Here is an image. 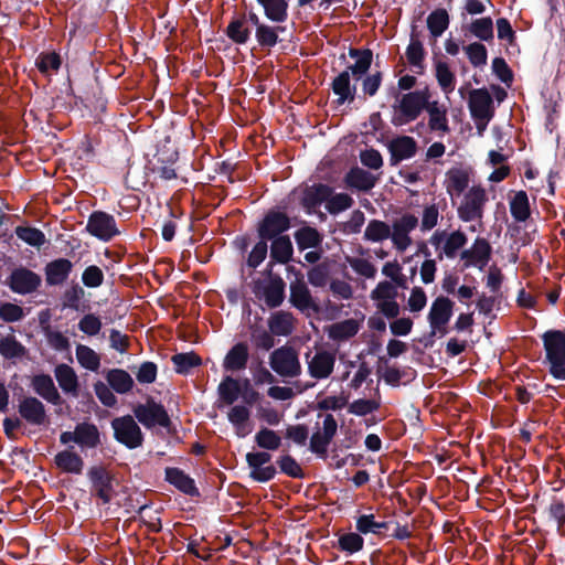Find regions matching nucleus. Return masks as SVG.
Instances as JSON below:
<instances>
[{
    "instance_id": "obj_1",
    "label": "nucleus",
    "mask_w": 565,
    "mask_h": 565,
    "mask_svg": "<svg viewBox=\"0 0 565 565\" xmlns=\"http://www.w3.org/2000/svg\"><path fill=\"white\" fill-rule=\"evenodd\" d=\"M349 56L355 58V63L339 73L331 83V89L338 96L335 100L338 105L355 100L356 86L351 84L350 74L356 81L362 78L367 74L373 62V52L370 49L350 47Z\"/></svg>"
},
{
    "instance_id": "obj_2",
    "label": "nucleus",
    "mask_w": 565,
    "mask_h": 565,
    "mask_svg": "<svg viewBox=\"0 0 565 565\" xmlns=\"http://www.w3.org/2000/svg\"><path fill=\"white\" fill-rule=\"evenodd\" d=\"M430 98L431 93L428 86L404 94L397 93L392 105V124L399 127L415 121L428 107V99Z\"/></svg>"
},
{
    "instance_id": "obj_3",
    "label": "nucleus",
    "mask_w": 565,
    "mask_h": 565,
    "mask_svg": "<svg viewBox=\"0 0 565 565\" xmlns=\"http://www.w3.org/2000/svg\"><path fill=\"white\" fill-rule=\"evenodd\" d=\"M87 478L90 482V494L103 504L110 503L116 495L115 475L105 466L95 465L87 470Z\"/></svg>"
},
{
    "instance_id": "obj_4",
    "label": "nucleus",
    "mask_w": 565,
    "mask_h": 565,
    "mask_svg": "<svg viewBox=\"0 0 565 565\" xmlns=\"http://www.w3.org/2000/svg\"><path fill=\"white\" fill-rule=\"evenodd\" d=\"M114 430V439L128 449H137L142 446L145 435L138 422L131 415L115 417L110 422Z\"/></svg>"
},
{
    "instance_id": "obj_5",
    "label": "nucleus",
    "mask_w": 565,
    "mask_h": 565,
    "mask_svg": "<svg viewBox=\"0 0 565 565\" xmlns=\"http://www.w3.org/2000/svg\"><path fill=\"white\" fill-rule=\"evenodd\" d=\"M135 418L147 429L160 426L170 429L172 422L161 403H157L151 396H148L145 404H137L132 408Z\"/></svg>"
},
{
    "instance_id": "obj_6",
    "label": "nucleus",
    "mask_w": 565,
    "mask_h": 565,
    "mask_svg": "<svg viewBox=\"0 0 565 565\" xmlns=\"http://www.w3.org/2000/svg\"><path fill=\"white\" fill-rule=\"evenodd\" d=\"M468 108L471 117L477 121L479 131L483 130L494 116L493 99L486 87L470 90Z\"/></svg>"
},
{
    "instance_id": "obj_7",
    "label": "nucleus",
    "mask_w": 565,
    "mask_h": 565,
    "mask_svg": "<svg viewBox=\"0 0 565 565\" xmlns=\"http://www.w3.org/2000/svg\"><path fill=\"white\" fill-rule=\"evenodd\" d=\"M271 370L282 377H297L301 374V364L297 351L290 345L275 349L269 355Z\"/></svg>"
},
{
    "instance_id": "obj_8",
    "label": "nucleus",
    "mask_w": 565,
    "mask_h": 565,
    "mask_svg": "<svg viewBox=\"0 0 565 565\" xmlns=\"http://www.w3.org/2000/svg\"><path fill=\"white\" fill-rule=\"evenodd\" d=\"M60 443L68 445L75 443L82 450L95 449L102 445V437L98 427L90 422L78 423L73 431H63L60 435Z\"/></svg>"
},
{
    "instance_id": "obj_9",
    "label": "nucleus",
    "mask_w": 565,
    "mask_h": 565,
    "mask_svg": "<svg viewBox=\"0 0 565 565\" xmlns=\"http://www.w3.org/2000/svg\"><path fill=\"white\" fill-rule=\"evenodd\" d=\"M291 226L290 217L286 212L270 209L266 212L264 217L257 223L258 238L269 242V239L285 236Z\"/></svg>"
},
{
    "instance_id": "obj_10",
    "label": "nucleus",
    "mask_w": 565,
    "mask_h": 565,
    "mask_svg": "<svg viewBox=\"0 0 565 565\" xmlns=\"http://www.w3.org/2000/svg\"><path fill=\"white\" fill-rule=\"evenodd\" d=\"M487 201L488 198L484 189L472 186L457 209L459 220L462 222L481 221Z\"/></svg>"
},
{
    "instance_id": "obj_11",
    "label": "nucleus",
    "mask_w": 565,
    "mask_h": 565,
    "mask_svg": "<svg viewBox=\"0 0 565 565\" xmlns=\"http://www.w3.org/2000/svg\"><path fill=\"white\" fill-rule=\"evenodd\" d=\"M541 338L545 350V363L548 364L551 374L565 363V330H547Z\"/></svg>"
},
{
    "instance_id": "obj_12",
    "label": "nucleus",
    "mask_w": 565,
    "mask_h": 565,
    "mask_svg": "<svg viewBox=\"0 0 565 565\" xmlns=\"http://www.w3.org/2000/svg\"><path fill=\"white\" fill-rule=\"evenodd\" d=\"M455 302L448 297L438 296L431 303L427 320L433 335L440 334L444 337L448 333L447 324L454 315Z\"/></svg>"
},
{
    "instance_id": "obj_13",
    "label": "nucleus",
    "mask_w": 565,
    "mask_h": 565,
    "mask_svg": "<svg viewBox=\"0 0 565 565\" xmlns=\"http://www.w3.org/2000/svg\"><path fill=\"white\" fill-rule=\"evenodd\" d=\"M86 231L102 242H109L120 233L117 228L115 217L104 211H94L90 213L87 220Z\"/></svg>"
},
{
    "instance_id": "obj_14",
    "label": "nucleus",
    "mask_w": 565,
    "mask_h": 565,
    "mask_svg": "<svg viewBox=\"0 0 565 565\" xmlns=\"http://www.w3.org/2000/svg\"><path fill=\"white\" fill-rule=\"evenodd\" d=\"M41 276L23 266L14 268L6 281L11 291L19 295L33 294L41 287Z\"/></svg>"
},
{
    "instance_id": "obj_15",
    "label": "nucleus",
    "mask_w": 565,
    "mask_h": 565,
    "mask_svg": "<svg viewBox=\"0 0 565 565\" xmlns=\"http://www.w3.org/2000/svg\"><path fill=\"white\" fill-rule=\"evenodd\" d=\"M298 275L299 277L291 281L289 286V302L300 312L312 311L319 313L321 311L320 306L315 301L301 273L298 271Z\"/></svg>"
},
{
    "instance_id": "obj_16",
    "label": "nucleus",
    "mask_w": 565,
    "mask_h": 565,
    "mask_svg": "<svg viewBox=\"0 0 565 565\" xmlns=\"http://www.w3.org/2000/svg\"><path fill=\"white\" fill-rule=\"evenodd\" d=\"M286 284L280 276L271 277L267 284L257 279L254 281L253 292L257 298H264L269 308L279 307L285 299Z\"/></svg>"
},
{
    "instance_id": "obj_17",
    "label": "nucleus",
    "mask_w": 565,
    "mask_h": 565,
    "mask_svg": "<svg viewBox=\"0 0 565 565\" xmlns=\"http://www.w3.org/2000/svg\"><path fill=\"white\" fill-rule=\"evenodd\" d=\"M418 225V218L411 213L404 214L392 224L390 238L399 252H405L412 244L409 233Z\"/></svg>"
},
{
    "instance_id": "obj_18",
    "label": "nucleus",
    "mask_w": 565,
    "mask_h": 565,
    "mask_svg": "<svg viewBox=\"0 0 565 565\" xmlns=\"http://www.w3.org/2000/svg\"><path fill=\"white\" fill-rule=\"evenodd\" d=\"M306 360L308 363V373L312 379H328L333 372L335 355L329 351H318L313 356H311V352H307Z\"/></svg>"
},
{
    "instance_id": "obj_19",
    "label": "nucleus",
    "mask_w": 565,
    "mask_h": 565,
    "mask_svg": "<svg viewBox=\"0 0 565 565\" xmlns=\"http://www.w3.org/2000/svg\"><path fill=\"white\" fill-rule=\"evenodd\" d=\"M426 54V50L420 40V32L417 31L416 25H412L409 43L406 47L405 56L412 71L417 75H423L425 73Z\"/></svg>"
},
{
    "instance_id": "obj_20",
    "label": "nucleus",
    "mask_w": 565,
    "mask_h": 565,
    "mask_svg": "<svg viewBox=\"0 0 565 565\" xmlns=\"http://www.w3.org/2000/svg\"><path fill=\"white\" fill-rule=\"evenodd\" d=\"M18 412L22 419L33 426L49 424V417L44 404L34 396L23 397L18 405Z\"/></svg>"
},
{
    "instance_id": "obj_21",
    "label": "nucleus",
    "mask_w": 565,
    "mask_h": 565,
    "mask_svg": "<svg viewBox=\"0 0 565 565\" xmlns=\"http://www.w3.org/2000/svg\"><path fill=\"white\" fill-rule=\"evenodd\" d=\"M492 247L483 237H477L471 248L461 253V259H465V267L477 266L480 270L487 266L491 258Z\"/></svg>"
},
{
    "instance_id": "obj_22",
    "label": "nucleus",
    "mask_w": 565,
    "mask_h": 565,
    "mask_svg": "<svg viewBox=\"0 0 565 565\" xmlns=\"http://www.w3.org/2000/svg\"><path fill=\"white\" fill-rule=\"evenodd\" d=\"M390 164L395 167L403 160L413 158L417 152V142L413 137L398 136L393 138L388 146Z\"/></svg>"
},
{
    "instance_id": "obj_23",
    "label": "nucleus",
    "mask_w": 565,
    "mask_h": 565,
    "mask_svg": "<svg viewBox=\"0 0 565 565\" xmlns=\"http://www.w3.org/2000/svg\"><path fill=\"white\" fill-rule=\"evenodd\" d=\"M178 160V152L173 151L167 154L164 151H158L153 160L149 162L147 169L157 174L160 179L169 181L177 178L174 163Z\"/></svg>"
},
{
    "instance_id": "obj_24",
    "label": "nucleus",
    "mask_w": 565,
    "mask_h": 565,
    "mask_svg": "<svg viewBox=\"0 0 565 565\" xmlns=\"http://www.w3.org/2000/svg\"><path fill=\"white\" fill-rule=\"evenodd\" d=\"M164 479L167 482L177 488L180 492L189 497H200V490L198 489L195 481L182 469L175 467H168L164 470Z\"/></svg>"
},
{
    "instance_id": "obj_25",
    "label": "nucleus",
    "mask_w": 565,
    "mask_h": 565,
    "mask_svg": "<svg viewBox=\"0 0 565 565\" xmlns=\"http://www.w3.org/2000/svg\"><path fill=\"white\" fill-rule=\"evenodd\" d=\"M73 270V263L67 258H56L44 267L45 282L47 286L64 284Z\"/></svg>"
},
{
    "instance_id": "obj_26",
    "label": "nucleus",
    "mask_w": 565,
    "mask_h": 565,
    "mask_svg": "<svg viewBox=\"0 0 565 565\" xmlns=\"http://www.w3.org/2000/svg\"><path fill=\"white\" fill-rule=\"evenodd\" d=\"M32 388L46 402L53 405H62L63 398L58 393L53 379L49 374H36L31 381Z\"/></svg>"
},
{
    "instance_id": "obj_27",
    "label": "nucleus",
    "mask_w": 565,
    "mask_h": 565,
    "mask_svg": "<svg viewBox=\"0 0 565 565\" xmlns=\"http://www.w3.org/2000/svg\"><path fill=\"white\" fill-rule=\"evenodd\" d=\"M249 359L248 345L246 342L235 343L226 353L223 360V367L227 372L243 371Z\"/></svg>"
},
{
    "instance_id": "obj_28",
    "label": "nucleus",
    "mask_w": 565,
    "mask_h": 565,
    "mask_svg": "<svg viewBox=\"0 0 565 565\" xmlns=\"http://www.w3.org/2000/svg\"><path fill=\"white\" fill-rule=\"evenodd\" d=\"M224 32L235 44L243 45L247 43L250 39L252 29L247 25L246 13H235Z\"/></svg>"
},
{
    "instance_id": "obj_29",
    "label": "nucleus",
    "mask_w": 565,
    "mask_h": 565,
    "mask_svg": "<svg viewBox=\"0 0 565 565\" xmlns=\"http://www.w3.org/2000/svg\"><path fill=\"white\" fill-rule=\"evenodd\" d=\"M333 193V189L324 183H317L311 186H307L303 190L301 198V205L308 212L316 209L323 202H328V199Z\"/></svg>"
},
{
    "instance_id": "obj_30",
    "label": "nucleus",
    "mask_w": 565,
    "mask_h": 565,
    "mask_svg": "<svg viewBox=\"0 0 565 565\" xmlns=\"http://www.w3.org/2000/svg\"><path fill=\"white\" fill-rule=\"evenodd\" d=\"M54 463L62 472L72 475H82L85 465L73 447L58 451L54 457Z\"/></svg>"
},
{
    "instance_id": "obj_31",
    "label": "nucleus",
    "mask_w": 565,
    "mask_h": 565,
    "mask_svg": "<svg viewBox=\"0 0 565 565\" xmlns=\"http://www.w3.org/2000/svg\"><path fill=\"white\" fill-rule=\"evenodd\" d=\"M461 29L479 40V42H492L494 39L493 20L491 17L472 19L470 23H462Z\"/></svg>"
},
{
    "instance_id": "obj_32",
    "label": "nucleus",
    "mask_w": 565,
    "mask_h": 565,
    "mask_svg": "<svg viewBox=\"0 0 565 565\" xmlns=\"http://www.w3.org/2000/svg\"><path fill=\"white\" fill-rule=\"evenodd\" d=\"M344 182L349 188L367 192L374 188L376 178L371 172L354 167L345 174Z\"/></svg>"
},
{
    "instance_id": "obj_33",
    "label": "nucleus",
    "mask_w": 565,
    "mask_h": 565,
    "mask_svg": "<svg viewBox=\"0 0 565 565\" xmlns=\"http://www.w3.org/2000/svg\"><path fill=\"white\" fill-rule=\"evenodd\" d=\"M55 379L64 393L78 396V377L73 367L62 363L55 366Z\"/></svg>"
},
{
    "instance_id": "obj_34",
    "label": "nucleus",
    "mask_w": 565,
    "mask_h": 565,
    "mask_svg": "<svg viewBox=\"0 0 565 565\" xmlns=\"http://www.w3.org/2000/svg\"><path fill=\"white\" fill-rule=\"evenodd\" d=\"M294 237L299 250L318 248L322 244L323 235L316 228L305 225L294 233Z\"/></svg>"
},
{
    "instance_id": "obj_35",
    "label": "nucleus",
    "mask_w": 565,
    "mask_h": 565,
    "mask_svg": "<svg viewBox=\"0 0 565 565\" xmlns=\"http://www.w3.org/2000/svg\"><path fill=\"white\" fill-rule=\"evenodd\" d=\"M445 183L449 195H460L469 185V173L462 168H451L446 172Z\"/></svg>"
},
{
    "instance_id": "obj_36",
    "label": "nucleus",
    "mask_w": 565,
    "mask_h": 565,
    "mask_svg": "<svg viewBox=\"0 0 565 565\" xmlns=\"http://www.w3.org/2000/svg\"><path fill=\"white\" fill-rule=\"evenodd\" d=\"M26 353V348L14 334L9 333L0 338V355L4 360H20L24 358Z\"/></svg>"
},
{
    "instance_id": "obj_37",
    "label": "nucleus",
    "mask_w": 565,
    "mask_h": 565,
    "mask_svg": "<svg viewBox=\"0 0 565 565\" xmlns=\"http://www.w3.org/2000/svg\"><path fill=\"white\" fill-rule=\"evenodd\" d=\"M270 258L278 264H287L294 254V246L288 235L269 239Z\"/></svg>"
},
{
    "instance_id": "obj_38",
    "label": "nucleus",
    "mask_w": 565,
    "mask_h": 565,
    "mask_svg": "<svg viewBox=\"0 0 565 565\" xmlns=\"http://www.w3.org/2000/svg\"><path fill=\"white\" fill-rule=\"evenodd\" d=\"M360 330V324L355 319H347L331 324L328 329V335L334 341H347L353 338Z\"/></svg>"
},
{
    "instance_id": "obj_39",
    "label": "nucleus",
    "mask_w": 565,
    "mask_h": 565,
    "mask_svg": "<svg viewBox=\"0 0 565 565\" xmlns=\"http://www.w3.org/2000/svg\"><path fill=\"white\" fill-rule=\"evenodd\" d=\"M264 9L265 17L276 23H282L288 19L287 0H256Z\"/></svg>"
},
{
    "instance_id": "obj_40",
    "label": "nucleus",
    "mask_w": 565,
    "mask_h": 565,
    "mask_svg": "<svg viewBox=\"0 0 565 565\" xmlns=\"http://www.w3.org/2000/svg\"><path fill=\"white\" fill-rule=\"evenodd\" d=\"M108 385L118 394H126L134 387V380L122 369H111L106 374Z\"/></svg>"
},
{
    "instance_id": "obj_41",
    "label": "nucleus",
    "mask_w": 565,
    "mask_h": 565,
    "mask_svg": "<svg viewBox=\"0 0 565 565\" xmlns=\"http://www.w3.org/2000/svg\"><path fill=\"white\" fill-rule=\"evenodd\" d=\"M268 327L274 335L287 337L292 333V315L286 311H277L268 319Z\"/></svg>"
},
{
    "instance_id": "obj_42",
    "label": "nucleus",
    "mask_w": 565,
    "mask_h": 565,
    "mask_svg": "<svg viewBox=\"0 0 565 565\" xmlns=\"http://www.w3.org/2000/svg\"><path fill=\"white\" fill-rule=\"evenodd\" d=\"M220 399L226 405H233L242 394V387L238 380L227 375L217 386Z\"/></svg>"
},
{
    "instance_id": "obj_43",
    "label": "nucleus",
    "mask_w": 565,
    "mask_h": 565,
    "mask_svg": "<svg viewBox=\"0 0 565 565\" xmlns=\"http://www.w3.org/2000/svg\"><path fill=\"white\" fill-rule=\"evenodd\" d=\"M35 66L44 76L57 73L62 66V57L55 51L41 52L35 58Z\"/></svg>"
},
{
    "instance_id": "obj_44",
    "label": "nucleus",
    "mask_w": 565,
    "mask_h": 565,
    "mask_svg": "<svg viewBox=\"0 0 565 565\" xmlns=\"http://www.w3.org/2000/svg\"><path fill=\"white\" fill-rule=\"evenodd\" d=\"M510 212L516 222H525L531 216V207L525 191L520 190L515 192L514 196L510 200Z\"/></svg>"
},
{
    "instance_id": "obj_45",
    "label": "nucleus",
    "mask_w": 565,
    "mask_h": 565,
    "mask_svg": "<svg viewBox=\"0 0 565 565\" xmlns=\"http://www.w3.org/2000/svg\"><path fill=\"white\" fill-rule=\"evenodd\" d=\"M284 31L281 26H270L266 23L258 25L255 30V39L262 50H270L278 41V33Z\"/></svg>"
},
{
    "instance_id": "obj_46",
    "label": "nucleus",
    "mask_w": 565,
    "mask_h": 565,
    "mask_svg": "<svg viewBox=\"0 0 565 565\" xmlns=\"http://www.w3.org/2000/svg\"><path fill=\"white\" fill-rule=\"evenodd\" d=\"M425 110L429 114L428 126L430 130L449 131L447 111L446 109H440L436 100L431 102L428 99V107Z\"/></svg>"
},
{
    "instance_id": "obj_47",
    "label": "nucleus",
    "mask_w": 565,
    "mask_h": 565,
    "mask_svg": "<svg viewBox=\"0 0 565 565\" xmlns=\"http://www.w3.org/2000/svg\"><path fill=\"white\" fill-rule=\"evenodd\" d=\"M390 523L382 521L379 522L375 520L374 514H362L356 518L355 529L361 534H376L382 535L384 530L388 529Z\"/></svg>"
},
{
    "instance_id": "obj_48",
    "label": "nucleus",
    "mask_w": 565,
    "mask_h": 565,
    "mask_svg": "<svg viewBox=\"0 0 565 565\" xmlns=\"http://www.w3.org/2000/svg\"><path fill=\"white\" fill-rule=\"evenodd\" d=\"M448 26L449 14L446 9H436L427 17V28L435 39L441 36Z\"/></svg>"
},
{
    "instance_id": "obj_49",
    "label": "nucleus",
    "mask_w": 565,
    "mask_h": 565,
    "mask_svg": "<svg viewBox=\"0 0 565 565\" xmlns=\"http://www.w3.org/2000/svg\"><path fill=\"white\" fill-rule=\"evenodd\" d=\"M171 361L174 365V371L178 374H188L191 369L200 366L202 359L195 352L177 353L172 355Z\"/></svg>"
},
{
    "instance_id": "obj_50",
    "label": "nucleus",
    "mask_w": 565,
    "mask_h": 565,
    "mask_svg": "<svg viewBox=\"0 0 565 565\" xmlns=\"http://www.w3.org/2000/svg\"><path fill=\"white\" fill-rule=\"evenodd\" d=\"M435 76L438 85L445 93H450L455 89L456 76L446 62L440 60L435 62Z\"/></svg>"
},
{
    "instance_id": "obj_51",
    "label": "nucleus",
    "mask_w": 565,
    "mask_h": 565,
    "mask_svg": "<svg viewBox=\"0 0 565 565\" xmlns=\"http://www.w3.org/2000/svg\"><path fill=\"white\" fill-rule=\"evenodd\" d=\"M250 341L257 350L269 351L275 347L274 334L260 326L250 327Z\"/></svg>"
},
{
    "instance_id": "obj_52",
    "label": "nucleus",
    "mask_w": 565,
    "mask_h": 565,
    "mask_svg": "<svg viewBox=\"0 0 565 565\" xmlns=\"http://www.w3.org/2000/svg\"><path fill=\"white\" fill-rule=\"evenodd\" d=\"M391 226L380 220H371L364 232V239L370 242H382L390 238Z\"/></svg>"
},
{
    "instance_id": "obj_53",
    "label": "nucleus",
    "mask_w": 565,
    "mask_h": 565,
    "mask_svg": "<svg viewBox=\"0 0 565 565\" xmlns=\"http://www.w3.org/2000/svg\"><path fill=\"white\" fill-rule=\"evenodd\" d=\"M364 546V540L359 532H349L339 536L338 548L350 555L362 551Z\"/></svg>"
},
{
    "instance_id": "obj_54",
    "label": "nucleus",
    "mask_w": 565,
    "mask_h": 565,
    "mask_svg": "<svg viewBox=\"0 0 565 565\" xmlns=\"http://www.w3.org/2000/svg\"><path fill=\"white\" fill-rule=\"evenodd\" d=\"M84 297V288L79 284L73 282L62 295V307L78 311L81 309L79 303Z\"/></svg>"
},
{
    "instance_id": "obj_55",
    "label": "nucleus",
    "mask_w": 565,
    "mask_h": 565,
    "mask_svg": "<svg viewBox=\"0 0 565 565\" xmlns=\"http://www.w3.org/2000/svg\"><path fill=\"white\" fill-rule=\"evenodd\" d=\"M76 358L78 363L89 371L96 372L100 366L99 355L87 345H77Z\"/></svg>"
},
{
    "instance_id": "obj_56",
    "label": "nucleus",
    "mask_w": 565,
    "mask_h": 565,
    "mask_svg": "<svg viewBox=\"0 0 565 565\" xmlns=\"http://www.w3.org/2000/svg\"><path fill=\"white\" fill-rule=\"evenodd\" d=\"M255 443L259 448L277 450L281 445V438L275 430L264 427L255 435Z\"/></svg>"
},
{
    "instance_id": "obj_57",
    "label": "nucleus",
    "mask_w": 565,
    "mask_h": 565,
    "mask_svg": "<svg viewBox=\"0 0 565 565\" xmlns=\"http://www.w3.org/2000/svg\"><path fill=\"white\" fill-rule=\"evenodd\" d=\"M15 234L21 241L25 242L30 246L38 248L41 247L46 241L44 233L36 227L18 226L15 228Z\"/></svg>"
},
{
    "instance_id": "obj_58",
    "label": "nucleus",
    "mask_w": 565,
    "mask_h": 565,
    "mask_svg": "<svg viewBox=\"0 0 565 565\" xmlns=\"http://www.w3.org/2000/svg\"><path fill=\"white\" fill-rule=\"evenodd\" d=\"M472 66L481 67L487 64L488 51L481 42H472L463 47Z\"/></svg>"
},
{
    "instance_id": "obj_59",
    "label": "nucleus",
    "mask_w": 565,
    "mask_h": 565,
    "mask_svg": "<svg viewBox=\"0 0 565 565\" xmlns=\"http://www.w3.org/2000/svg\"><path fill=\"white\" fill-rule=\"evenodd\" d=\"M467 241L466 234L460 230L450 233L443 247L444 254L448 258L456 257L457 252L467 244Z\"/></svg>"
},
{
    "instance_id": "obj_60",
    "label": "nucleus",
    "mask_w": 565,
    "mask_h": 565,
    "mask_svg": "<svg viewBox=\"0 0 565 565\" xmlns=\"http://www.w3.org/2000/svg\"><path fill=\"white\" fill-rule=\"evenodd\" d=\"M249 409L243 405H235L228 412V420L236 427L237 435L239 437H245L247 434V431H241V429L245 426L246 422L249 419Z\"/></svg>"
},
{
    "instance_id": "obj_61",
    "label": "nucleus",
    "mask_w": 565,
    "mask_h": 565,
    "mask_svg": "<svg viewBox=\"0 0 565 565\" xmlns=\"http://www.w3.org/2000/svg\"><path fill=\"white\" fill-rule=\"evenodd\" d=\"M277 465L280 469V472L290 478L302 479L305 477L302 468L290 455L280 456L277 460Z\"/></svg>"
},
{
    "instance_id": "obj_62",
    "label": "nucleus",
    "mask_w": 565,
    "mask_h": 565,
    "mask_svg": "<svg viewBox=\"0 0 565 565\" xmlns=\"http://www.w3.org/2000/svg\"><path fill=\"white\" fill-rule=\"evenodd\" d=\"M330 268L327 263H320L311 267L308 273V281L313 287H324L328 284Z\"/></svg>"
},
{
    "instance_id": "obj_63",
    "label": "nucleus",
    "mask_w": 565,
    "mask_h": 565,
    "mask_svg": "<svg viewBox=\"0 0 565 565\" xmlns=\"http://www.w3.org/2000/svg\"><path fill=\"white\" fill-rule=\"evenodd\" d=\"M354 204V200L347 193H337L328 199L326 209L330 214H339Z\"/></svg>"
},
{
    "instance_id": "obj_64",
    "label": "nucleus",
    "mask_w": 565,
    "mask_h": 565,
    "mask_svg": "<svg viewBox=\"0 0 565 565\" xmlns=\"http://www.w3.org/2000/svg\"><path fill=\"white\" fill-rule=\"evenodd\" d=\"M380 406V402L375 399L359 398L349 405L348 412L356 416H366L376 412Z\"/></svg>"
}]
</instances>
